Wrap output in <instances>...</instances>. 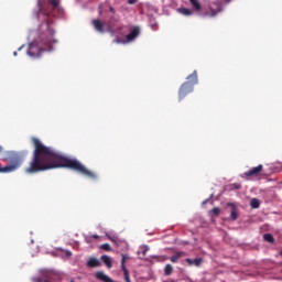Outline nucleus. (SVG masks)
Instances as JSON below:
<instances>
[{
    "label": "nucleus",
    "instance_id": "obj_1",
    "mask_svg": "<svg viewBox=\"0 0 282 282\" xmlns=\"http://www.w3.org/2000/svg\"><path fill=\"white\" fill-rule=\"evenodd\" d=\"M32 142L34 144L33 158L29 166L24 170L28 175H34V173H42L52 169H70V171L80 173V175H85V177H89L90 180L98 177L96 173L85 167L80 161L63 156L56 150L44 145L36 138H33Z\"/></svg>",
    "mask_w": 282,
    "mask_h": 282
},
{
    "label": "nucleus",
    "instance_id": "obj_2",
    "mask_svg": "<svg viewBox=\"0 0 282 282\" xmlns=\"http://www.w3.org/2000/svg\"><path fill=\"white\" fill-rule=\"evenodd\" d=\"M40 45L36 43H31L28 50L29 56H33L34 58H39L43 52H52L54 50V45L58 43V40L54 39V28L50 21H45L40 26Z\"/></svg>",
    "mask_w": 282,
    "mask_h": 282
},
{
    "label": "nucleus",
    "instance_id": "obj_3",
    "mask_svg": "<svg viewBox=\"0 0 282 282\" xmlns=\"http://www.w3.org/2000/svg\"><path fill=\"white\" fill-rule=\"evenodd\" d=\"M4 160H7L9 164L7 166L0 164V173H14V171H19L23 164V153L9 151Z\"/></svg>",
    "mask_w": 282,
    "mask_h": 282
},
{
    "label": "nucleus",
    "instance_id": "obj_4",
    "mask_svg": "<svg viewBox=\"0 0 282 282\" xmlns=\"http://www.w3.org/2000/svg\"><path fill=\"white\" fill-rule=\"evenodd\" d=\"M194 86L191 83H184L178 90V100H184L188 94H193Z\"/></svg>",
    "mask_w": 282,
    "mask_h": 282
},
{
    "label": "nucleus",
    "instance_id": "obj_5",
    "mask_svg": "<svg viewBox=\"0 0 282 282\" xmlns=\"http://www.w3.org/2000/svg\"><path fill=\"white\" fill-rule=\"evenodd\" d=\"M263 171V165H258L256 167L250 169L249 171L245 172L246 177H257Z\"/></svg>",
    "mask_w": 282,
    "mask_h": 282
},
{
    "label": "nucleus",
    "instance_id": "obj_6",
    "mask_svg": "<svg viewBox=\"0 0 282 282\" xmlns=\"http://www.w3.org/2000/svg\"><path fill=\"white\" fill-rule=\"evenodd\" d=\"M140 36V28L135 26L127 36V43H131V41H135Z\"/></svg>",
    "mask_w": 282,
    "mask_h": 282
},
{
    "label": "nucleus",
    "instance_id": "obj_7",
    "mask_svg": "<svg viewBox=\"0 0 282 282\" xmlns=\"http://www.w3.org/2000/svg\"><path fill=\"white\" fill-rule=\"evenodd\" d=\"M93 25L96 30V32H99L100 34H105V23L100 20H93Z\"/></svg>",
    "mask_w": 282,
    "mask_h": 282
},
{
    "label": "nucleus",
    "instance_id": "obj_8",
    "mask_svg": "<svg viewBox=\"0 0 282 282\" xmlns=\"http://www.w3.org/2000/svg\"><path fill=\"white\" fill-rule=\"evenodd\" d=\"M96 279L98 281H102V282H113V280L111 278H109V275L105 274V272L99 271L95 274Z\"/></svg>",
    "mask_w": 282,
    "mask_h": 282
},
{
    "label": "nucleus",
    "instance_id": "obj_9",
    "mask_svg": "<svg viewBox=\"0 0 282 282\" xmlns=\"http://www.w3.org/2000/svg\"><path fill=\"white\" fill-rule=\"evenodd\" d=\"M185 261L188 265H195L196 268H199V265L204 263V259L202 258H195V259L187 258Z\"/></svg>",
    "mask_w": 282,
    "mask_h": 282
},
{
    "label": "nucleus",
    "instance_id": "obj_10",
    "mask_svg": "<svg viewBox=\"0 0 282 282\" xmlns=\"http://www.w3.org/2000/svg\"><path fill=\"white\" fill-rule=\"evenodd\" d=\"M227 206L231 207L230 220L237 221V217H239V214L237 212V206L232 203H228Z\"/></svg>",
    "mask_w": 282,
    "mask_h": 282
},
{
    "label": "nucleus",
    "instance_id": "obj_11",
    "mask_svg": "<svg viewBox=\"0 0 282 282\" xmlns=\"http://www.w3.org/2000/svg\"><path fill=\"white\" fill-rule=\"evenodd\" d=\"M185 83H189L192 87H195V85H197V70H194L193 74L187 77V82Z\"/></svg>",
    "mask_w": 282,
    "mask_h": 282
},
{
    "label": "nucleus",
    "instance_id": "obj_12",
    "mask_svg": "<svg viewBox=\"0 0 282 282\" xmlns=\"http://www.w3.org/2000/svg\"><path fill=\"white\" fill-rule=\"evenodd\" d=\"M182 257H186V252L178 251L170 258V261H172V263H177V260L182 259Z\"/></svg>",
    "mask_w": 282,
    "mask_h": 282
},
{
    "label": "nucleus",
    "instance_id": "obj_13",
    "mask_svg": "<svg viewBox=\"0 0 282 282\" xmlns=\"http://www.w3.org/2000/svg\"><path fill=\"white\" fill-rule=\"evenodd\" d=\"M87 265H88V268H99V265H100V260H99V259H96V258H90V259L87 261Z\"/></svg>",
    "mask_w": 282,
    "mask_h": 282
},
{
    "label": "nucleus",
    "instance_id": "obj_14",
    "mask_svg": "<svg viewBox=\"0 0 282 282\" xmlns=\"http://www.w3.org/2000/svg\"><path fill=\"white\" fill-rule=\"evenodd\" d=\"M189 3L196 12L202 10V3H199V0H189Z\"/></svg>",
    "mask_w": 282,
    "mask_h": 282
},
{
    "label": "nucleus",
    "instance_id": "obj_15",
    "mask_svg": "<svg viewBox=\"0 0 282 282\" xmlns=\"http://www.w3.org/2000/svg\"><path fill=\"white\" fill-rule=\"evenodd\" d=\"M101 261L107 265L108 269L112 268L111 258L109 256H101Z\"/></svg>",
    "mask_w": 282,
    "mask_h": 282
},
{
    "label": "nucleus",
    "instance_id": "obj_16",
    "mask_svg": "<svg viewBox=\"0 0 282 282\" xmlns=\"http://www.w3.org/2000/svg\"><path fill=\"white\" fill-rule=\"evenodd\" d=\"M178 12L183 14L184 17H193V10L186 9V8H181L178 9Z\"/></svg>",
    "mask_w": 282,
    "mask_h": 282
},
{
    "label": "nucleus",
    "instance_id": "obj_17",
    "mask_svg": "<svg viewBox=\"0 0 282 282\" xmlns=\"http://www.w3.org/2000/svg\"><path fill=\"white\" fill-rule=\"evenodd\" d=\"M121 270L123 272L124 281L131 282V278L129 276V270L127 269V265L123 264Z\"/></svg>",
    "mask_w": 282,
    "mask_h": 282
},
{
    "label": "nucleus",
    "instance_id": "obj_18",
    "mask_svg": "<svg viewBox=\"0 0 282 282\" xmlns=\"http://www.w3.org/2000/svg\"><path fill=\"white\" fill-rule=\"evenodd\" d=\"M263 239L267 241V243H274V236H272V234H264Z\"/></svg>",
    "mask_w": 282,
    "mask_h": 282
},
{
    "label": "nucleus",
    "instance_id": "obj_19",
    "mask_svg": "<svg viewBox=\"0 0 282 282\" xmlns=\"http://www.w3.org/2000/svg\"><path fill=\"white\" fill-rule=\"evenodd\" d=\"M250 206H251V208H259L261 206V202H259L258 198H252L250 200Z\"/></svg>",
    "mask_w": 282,
    "mask_h": 282
},
{
    "label": "nucleus",
    "instance_id": "obj_20",
    "mask_svg": "<svg viewBox=\"0 0 282 282\" xmlns=\"http://www.w3.org/2000/svg\"><path fill=\"white\" fill-rule=\"evenodd\" d=\"M164 274L165 276H171V274H173V265L166 264L164 269Z\"/></svg>",
    "mask_w": 282,
    "mask_h": 282
},
{
    "label": "nucleus",
    "instance_id": "obj_21",
    "mask_svg": "<svg viewBox=\"0 0 282 282\" xmlns=\"http://www.w3.org/2000/svg\"><path fill=\"white\" fill-rule=\"evenodd\" d=\"M101 250H105L106 252H110L111 250V245L109 243H104L100 246Z\"/></svg>",
    "mask_w": 282,
    "mask_h": 282
},
{
    "label": "nucleus",
    "instance_id": "obj_22",
    "mask_svg": "<svg viewBox=\"0 0 282 282\" xmlns=\"http://www.w3.org/2000/svg\"><path fill=\"white\" fill-rule=\"evenodd\" d=\"M54 281V273L50 272L46 278L44 279V282H52Z\"/></svg>",
    "mask_w": 282,
    "mask_h": 282
},
{
    "label": "nucleus",
    "instance_id": "obj_23",
    "mask_svg": "<svg viewBox=\"0 0 282 282\" xmlns=\"http://www.w3.org/2000/svg\"><path fill=\"white\" fill-rule=\"evenodd\" d=\"M48 3H51V6H53L54 8H58V6L61 4V0H47Z\"/></svg>",
    "mask_w": 282,
    "mask_h": 282
},
{
    "label": "nucleus",
    "instance_id": "obj_24",
    "mask_svg": "<svg viewBox=\"0 0 282 282\" xmlns=\"http://www.w3.org/2000/svg\"><path fill=\"white\" fill-rule=\"evenodd\" d=\"M204 17H217V11L210 9L209 12L204 13Z\"/></svg>",
    "mask_w": 282,
    "mask_h": 282
},
{
    "label": "nucleus",
    "instance_id": "obj_25",
    "mask_svg": "<svg viewBox=\"0 0 282 282\" xmlns=\"http://www.w3.org/2000/svg\"><path fill=\"white\" fill-rule=\"evenodd\" d=\"M213 215H215V217H219V213H221V209L219 207H214L212 209Z\"/></svg>",
    "mask_w": 282,
    "mask_h": 282
},
{
    "label": "nucleus",
    "instance_id": "obj_26",
    "mask_svg": "<svg viewBox=\"0 0 282 282\" xmlns=\"http://www.w3.org/2000/svg\"><path fill=\"white\" fill-rule=\"evenodd\" d=\"M127 259H129V256L122 253L121 254V268H122V265H126L124 263H127Z\"/></svg>",
    "mask_w": 282,
    "mask_h": 282
},
{
    "label": "nucleus",
    "instance_id": "obj_27",
    "mask_svg": "<svg viewBox=\"0 0 282 282\" xmlns=\"http://www.w3.org/2000/svg\"><path fill=\"white\" fill-rule=\"evenodd\" d=\"M138 2V0H128V3L130 4V6H133V3H137Z\"/></svg>",
    "mask_w": 282,
    "mask_h": 282
},
{
    "label": "nucleus",
    "instance_id": "obj_28",
    "mask_svg": "<svg viewBox=\"0 0 282 282\" xmlns=\"http://www.w3.org/2000/svg\"><path fill=\"white\" fill-rule=\"evenodd\" d=\"M109 11L112 12V14H116V9L113 7H109Z\"/></svg>",
    "mask_w": 282,
    "mask_h": 282
},
{
    "label": "nucleus",
    "instance_id": "obj_29",
    "mask_svg": "<svg viewBox=\"0 0 282 282\" xmlns=\"http://www.w3.org/2000/svg\"><path fill=\"white\" fill-rule=\"evenodd\" d=\"M234 186H235V188H236L237 191H239V188H241V184H234Z\"/></svg>",
    "mask_w": 282,
    "mask_h": 282
},
{
    "label": "nucleus",
    "instance_id": "obj_30",
    "mask_svg": "<svg viewBox=\"0 0 282 282\" xmlns=\"http://www.w3.org/2000/svg\"><path fill=\"white\" fill-rule=\"evenodd\" d=\"M65 254H66V257H72V251L66 250V251H65Z\"/></svg>",
    "mask_w": 282,
    "mask_h": 282
},
{
    "label": "nucleus",
    "instance_id": "obj_31",
    "mask_svg": "<svg viewBox=\"0 0 282 282\" xmlns=\"http://www.w3.org/2000/svg\"><path fill=\"white\" fill-rule=\"evenodd\" d=\"M91 237H93V239H100V236H98V235H93Z\"/></svg>",
    "mask_w": 282,
    "mask_h": 282
},
{
    "label": "nucleus",
    "instance_id": "obj_32",
    "mask_svg": "<svg viewBox=\"0 0 282 282\" xmlns=\"http://www.w3.org/2000/svg\"><path fill=\"white\" fill-rule=\"evenodd\" d=\"M99 12L102 13V4L99 6Z\"/></svg>",
    "mask_w": 282,
    "mask_h": 282
},
{
    "label": "nucleus",
    "instance_id": "obj_33",
    "mask_svg": "<svg viewBox=\"0 0 282 282\" xmlns=\"http://www.w3.org/2000/svg\"><path fill=\"white\" fill-rule=\"evenodd\" d=\"M115 43H121V42H120V39L117 37V39L115 40Z\"/></svg>",
    "mask_w": 282,
    "mask_h": 282
},
{
    "label": "nucleus",
    "instance_id": "obj_34",
    "mask_svg": "<svg viewBox=\"0 0 282 282\" xmlns=\"http://www.w3.org/2000/svg\"><path fill=\"white\" fill-rule=\"evenodd\" d=\"M36 282H45V280H43V279H37Z\"/></svg>",
    "mask_w": 282,
    "mask_h": 282
},
{
    "label": "nucleus",
    "instance_id": "obj_35",
    "mask_svg": "<svg viewBox=\"0 0 282 282\" xmlns=\"http://www.w3.org/2000/svg\"><path fill=\"white\" fill-rule=\"evenodd\" d=\"M3 152V147L2 145H0V153H2Z\"/></svg>",
    "mask_w": 282,
    "mask_h": 282
},
{
    "label": "nucleus",
    "instance_id": "obj_36",
    "mask_svg": "<svg viewBox=\"0 0 282 282\" xmlns=\"http://www.w3.org/2000/svg\"><path fill=\"white\" fill-rule=\"evenodd\" d=\"M108 239H110V241H113V238H111L109 235H107Z\"/></svg>",
    "mask_w": 282,
    "mask_h": 282
},
{
    "label": "nucleus",
    "instance_id": "obj_37",
    "mask_svg": "<svg viewBox=\"0 0 282 282\" xmlns=\"http://www.w3.org/2000/svg\"><path fill=\"white\" fill-rule=\"evenodd\" d=\"M230 1H232V0H225V2H227V3H230Z\"/></svg>",
    "mask_w": 282,
    "mask_h": 282
},
{
    "label": "nucleus",
    "instance_id": "obj_38",
    "mask_svg": "<svg viewBox=\"0 0 282 282\" xmlns=\"http://www.w3.org/2000/svg\"><path fill=\"white\" fill-rule=\"evenodd\" d=\"M13 56H17V52H13Z\"/></svg>",
    "mask_w": 282,
    "mask_h": 282
},
{
    "label": "nucleus",
    "instance_id": "obj_39",
    "mask_svg": "<svg viewBox=\"0 0 282 282\" xmlns=\"http://www.w3.org/2000/svg\"><path fill=\"white\" fill-rule=\"evenodd\" d=\"M143 254H147V251H143Z\"/></svg>",
    "mask_w": 282,
    "mask_h": 282
},
{
    "label": "nucleus",
    "instance_id": "obj_40",
    "mask_svg": "<svg viewBox=\"0 0 282 282\" xmlns=\"http://www.w3.org/2000/svg\"><path fill=\"white\" fill-rule=\"evenodd\" d=\"M281 274H282V270H281Z\"/></svg>",
    "mask_w": 282,
    "mask_h": 282
}]
</instances>
